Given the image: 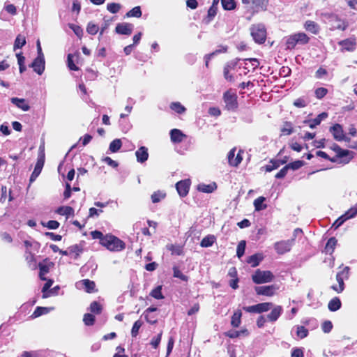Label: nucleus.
Instances as JSON below:
<instances>
[{"label": "nucleus", "instance_id": "nucleus-1", "mask_svg": "<svg viewBox=\"0 0 357 357\" xmlns=\"http://www.w3.org/2000/svg\"><path fill=\"white\" fill-rule=\"evenodd\" d=\"M93 239H98L100 244L112 252H120L125 249L126 243L118 237L107 234L104 235L101 231L95 230L91 232Z\"/></svg>", "mask_w": 357, "mask_h": 357}, {"label": "nucleus", "instance_id": "nucleus-2", "mask_svg": "<svg viewBox=\"0 0 357 357\" xmlns=\"http://www.w3.org/2000/svg\"><path fill=\"white\" fill-rule=\"evenodd\" d=\"M310 42V37L303 32L289 36L285 42L287 50H293L297 44L306 45Z\"/></svg>", "mask_w": 357, "mask_h": 357}, {"label": "nucleus", "instance_id": "nucleus-3", "mask_svg": "<svg viewBox=\"0 0 357 357\" xmlns=\"http://www.w3.org/2000/svg\"><path fill=\"white\" fill-rule=\"evenodd\" d=\"M350 268L349 266L344 267L336 274V280L338 284H333L331 289L337 294L342 292L344 289V280H347L349 277Z\"/></svg>", "mask_w": 357, "mask_h": 357}, {"label": "nucleus", "instance_id": "nucleus-4", "mask_svg": "<svg viewBox=\"0 0 357 357\" xmlns=\"http://www.w3.org/2000/svg\"><path fill=\"white\" fill-rule=\"evenodd\" d=\"M274 279V275L270 271H261L257 269L252 275V280L257 284L267 283Z\"/></svg>", "mask_w": 357, "mask_h": 357}, {"label": "nucleus", "instance_id": "nucleus-5", "mask_svg": "<svg viewBox=\"0 0 357 357\" xmlns=\"http://www.w3.org/2000/svg\"><path fill=\"white\" fill-rule=\"evenodd\" d=\"M223 100L225 103V109L228 111H236L238 108V96L231 89L227 90L223 94Z\"/></svg>", "mask_w": 357, "mask_h": 357}, {"label": "nucleus", "instance_id": "nucleus-6", "mask_svg": "<svg viewBox=\"0 0 357 357\" xmlns=\"http://www.w3.org/2000/svg\"><path fill=\"white\" fill-rule=\"evenodd\" d=\"M250 33L254 40L259 44H263L266 39V30L262 24H255L250 28Z\"/></svg>", "mask_w": 357, "mask_h": 357}, {"label": "nucleus", "instance_id": "nucleus-7", "mask_svg": "<svg viewBox=\"0 0 357 357\" xmlns=\"http://www.w3.org/2000/svg\"><path fill=\"white\" fill-rule=\"evenodd\" d=\"M245 8L248 10H253L255 9H261L266 10L268 5V0H241Z\"/></svg>", "mask_w": 357, "mask_h": 357}, {"label": "nucleus", "instance_id": "nucleus-8", "mask_svg": "<svg viewBox=\"0 0 357 357\" xmlns=\"http://www.w3.org/2000/svg\"><path fill=\"white\" fill-rule=\"evenodd\" d=\"M273 306V303L271 302H265L258 303L254 305L245 306L243 307V310L249 313H258L261 314L263 312H268Z\"/></svg>", "mask_w": 357, "mask_h": 357}, {"label": "nucleus", "instance_id": "nucleus-9", "mask_svg": "<svg viewBox=\"0 0 357 357\" xmlns=\"http://www.w3.org/2000/svg\"><path fill=\"white\" fill-rule=\"evenodd\" d=\"M295 238L286 241H280L274 243V249L278 255H284L289 252L294 245Z\"/></svg>", "mask_w": 357, "mask_h": 357}, {"label": "nucleus", "instance_id": "nucleus-10", "mask_svg": "<svg viewBox=\"0 0 357 357\" xmlns=\"http://www.w3.org/2000/svg\"><path fill=\"white\" fill-rule=\"evenodd\" d=\"M278 289L279 287L275 284L257 286L255 287V291L257 295L265 296L268 297L274 296Z\"/></svg>", "mask_w": 357, "mask_h": 357}, {"label": "nucleus", "instance_id": "nucleus-11", "mask_svg": "<svg viewBox=\"0 0 357 357\" xmlns=\"http://www.w3.org/2000/svg\"><path fill=\"white\" fill-rule=\"evenodd\" d=\"M330 132L333 135V138L338 141L349 142L350 139L345 137L342 126L339 123H335L330 128Z\"/></svg>", "mask_w": 357, "mask_h": 357}, {"label": "nucleus", "instance_id": "nucleus-12", "mask_svg": "<svg viewBox=\"0 0 357 357\" xmlns=\"http://www.w3.org/2000/svg\"><path fill=\"white\" fill-rule=\"evenodd\" d=\"M44 163H45V153H43V151H42L38 157L37 162L35 165L34 169H33L32 174H31V176L29 178L30 182L34 181L36 179V178L40 175V174L42 171V169L44 166Z\"/></svg>", "mask_w": 357, "mask_h": 357}, {"label": "nucleus", "instance_id": "nucleus-13", "mask_svg": "<svg viewBox=\"0 0 357 357\" xmlns=\"http://www.w3.org/2000/svg\"><path fill=\"white\" fill-rule=\"evenodd\" d=\"M191 185V181L189 178L179 181L176 183V189L181 197H185L188 195Z\"/></svg>", "mask_w": 357, "mask_h": 357}, {"label": "nucleus", "instance_id": "nucleus-14", "mask_svg": "<svg viewBox=\"0 0 357 357\" xmlns=\"http://www.w3.org/2000/svg\"><path fill=\"white\" fill-rule=\"evenodd\" d=\"M54 264L50 261L47 258L45 259L43 262L38 264L39 273L38 277L41 280H47L45 275L50 272L51 267H53Z\"/></svg>", "mask_w": 357, "mask_h": 357}, {"label": "nucleus", "instance_id": "nucleus-15", "mask_svg": "<svg viewBox=\"0 0 357 357\" xmlns=\"http://www.w3.org/2000/svg\"><path fill=\"white\" fill-rule=\"evenodd\" d=\"M235 152L236 148H233L229 151L227 155L229 165L232 167H238L243 160V151L239 150L235 159H233V157L235 156Z\"/></svg>", "mask_w": 357, "mask_h": 357}, {"label": "nucleus", "instance_id": "nucleus-16", "mask_svg": "<svg viewBox=\"0 0 357 357\" xmlns=\"http://www.w3.org/2000/svg\"><path fill=\"white\" fill-rule=\"evenodd\" d=\"M45 64L44 56H40L34 59L30 66L33 68L34 72L40 75L45 70Z\"/></svg>", "mask_w": 357, "mask_h": 357}, {"label": "nucleus", "instance_id": "nucleus-17", "mask_svg": "<svg viewBox=\"0 0 357 357\" xmlns=\"http://www.w3.org/2000/svg\"><path fill=\"white\" fill-rule=\"evenodd\" d=\"M133 25L130 23H119L116 26L115 31L120 35L130 36L132 33Z\"/></svg>", "mask_w": 357, "mask_h": 357}, {"label": "nucleus", "instance_id": "nucleus-18", "mask_svg": "<svg viewBox=\"0 0 357 357\" xmlns=\"http://www.w3.org/2000/svg\"><path fill=\"white\" fill-rule=\"evenodd\" d=\"M237 63L235 61L227 62L223 69L224 77L226 80L234 82L235 81L234 76L230 73L236 67Z\"/></svg>", "mask_w": 357, "mask_h": 357}, {"label": "nucleus", "instance_id": "nucleus-19", "mask_svg": "<svg viewBox=\"0 0 357 357\" xmlns=\"http://www.w3.org/2000/svg\"><path fill=\"white\" fill-rule=\"evenodd\" d=\"M271 311L266 315V319L271 323L275 322L283 312L282 307L281 305L273 306L271 309Z\"/></svg>", "mask_w": 357, "mask_h": 357}, {"label": "nucleus", "instance_id": "nucleus-20", "mask_svg": "<svg viewBox=\"0 0 357 357\" xmlns=\"http://www.w3.org/2000/svg\"><path fill=\"white\" fill-rule=\"evenodd\" d=\"M338 45L342 47L343 50L353 52L356 46V38L354 37L342 40L338 42Z\"/></svg>", "mask_w": 357, "mask_h": 357}, {"label": "nucleus", "instance_id": "nucleus-21", "mask_svg": "<svg viewBox=\"0 0 357 357\" xmlns=\"http://www.w3.org/2000/svg\"><path fill=\"white\" fill-rule=\"evenodd\" d=\"M169 135L171 141L174 144L181 143L187 137L181 130L177 128L172 129Z\"/></svg>", "mask_w": 357, "mask_h": 357}, {"label": "nucleus", "instance_id": "nucleus-22", "mask_svg": "<svg viewBox=\"0 0 357 357\" xmlns=\"http://www.w3.org/2000/svg\"><path fill=\"white\" fill-rule=\"evenodd\" d=\"M328 116L326 112L319 114L316 118L313 119H307L303 121V123L307 124L310 128H314L317 126L319 125L321 121Z\"/></svg>", "mask_w": 357, "mask_h": 357}, {"label": "nucleus", "instance_id": "nucleus-23", "mask_svg": "<svg viewBox=\"0 0 357 357\" xmlns=\"http://www.w3.org/2000/svg\"><path fill=\"white\" fill-rule=\"evenodd\" d=\"M331 21L335 24L334 28L336 29L344 31L348 26V24L346 21L341 20L338 15L333 14L330 16Z\"/></svg>", "mask_w": 357, "mask_h": 357}, {"label": "nucleus", "instance_id": "nucleus-24", "mask_svg": "<svg viewBox=\"0 0 357 357\" xmlns=\"http://www.w3.org/2000/svg\"><path fill=\"white\" fill-rule=\"evenodd\" d=\"M10 100L13 104L24 112L29 111L30 109V106L28 102L24 98L15 97L12 98Z\"/></svg>", "mask_w": 357, "mask_h": 357}, {"label": "nucleus", "instance_id": "nucleus-25", "mask_svg": "<svg viewBox=\"0 0 357 357\" xmlns=\"http://www.w3.org/2000/svg\"><path fill=\"white\" fill-rule=\"evenodd\" d=\"M137 160L139 162L143 163L148 160L149 153L148 149L145 146L139 147L135 152Z\"/></svg>", "mask_w": 357, "mask_h": 357}, {"label": "nucleus", "instance_id": "nucleus-26", "mask_svg": "<svg viewBox=\"0 0 357 357\" xmlns=\"http://www.w3.org/2000/svg\"><path fill=\"white\" fill-rule=\"evenodd\" d=\"M304 28L306 31L313 33V34H317L319 33L320 31V27L319 24L312 20H307L304 24Z\"/></svg>", "mask_w": 357, "mask_h": 357}, {"label": "nucleus", "instance_id": "nucleus-27", "mask_svg": "<svg viewBox=\"0 0 357 357\" xmlns=\"http://www.w3.org/2000/svg\"><path fill=\"white\" fill-rule=\"evenodd\" d=\"M287 162V160H280L271 159L269 162V165H266L263 168L267 172H271L274 169H278L281 165H284Z\"/></svg>", "mask_w": 357, "mask_h": 357}, {"label": "nucleus", "instance_id": "nucleus-28", "mask_svg": "<svg viewBox=\"0 0 357 357\" xmlns=\"http://www.w3.org/2000/svg\"><path fill=\"white\" fill-rule=\"evenodd\" d=\"M227 49H228V47L227 45H225V46L224 45H221V46H220L219 49L215 50L214 52H211L210 54H208L205 55L204 59H205L206 67L208 68L209 61L211 59V58L214 55H216V54H220V53H225V52H227Z\"/></svg>", "mask_w": 357, "mask_h": 357}, {"label": "nucleus", "instance_id": "nucleus-29", "mask_svg": "<svg viewBox=\"0 0 357 357\" xmlns=\"http://www.w3.org/2000/svg\"><path fill=\"white\" fill-rule=\"evenodd\" d=\"M70 255H73L75 259H77L83 252L84 248L81 244H75L68 248Z\"/></svg>", "mask_w": 357, "mask_h": 357}, {"label": "nucleus", "instance_id": "nucleus-30", "mask_svg": "<svg viewBox=\"0 0 357 357\" xmlns=\"http://www.w3.org/2000/svg\"><path fill=\"white\" fill-rule=\"evenodd\" d=\"M331 149L336 153V158H344L351 153V151L347 149H342L338 144H333Z\"/></svg>", "mask_w": 357, "mask_h": 357}, {"label": "nucleus", "instance_id": "nucleus-31", "mask_svg": "<svg viewBox=\"0 0 357 357\" xmlns=\"http://www.w3.org/2000/svg\"><path fill=\"white\" fill-rule=\"evenodd\" d=\"M197 190L204 193H211L217 188V185L215 183H212L210 184L205 183H199L197 185Z\"/></svg>", "mask_w": 357, "mask_h": 357}, {"label": "nucleus", "instance_id": "nucleus-32", "mask_svg": "<svg viewBox=\"0 0 357 357\" xmlns=\"http://www.w3.org/2000/svg\"><path fill=\"white\" fill-rule=\"evenodd\" d=\"M242 312L240 309L236 310L231 318V325L234 328H237L241 323Z\"/></svg>", "mask_w": 357, "mask_h": 357}, {"label": "nucleus", "instance_id": "nucleus-33", "mask_svg": "<svg viewBox=\"0 0 357 357\" xmlns=\"http://www.w3.org/2000/svg\"><path fill=\"white\" fill-rule=\"evenodd\" d=\"M56 212L61 215L73 216L75 214V211L73 207L69 206H64L59 207Z\"/></svg>", "mask_w": 357, "mask_h": 357}, {"label": "nucleus", "instance_id": "nucleus-34", "mask_svg": "<svg viewBox=\"0 0 357 357\" xmlns=\"http://www.w3.org/2000/svg\"><path fill=\"white\" fill-rule=\"evenodd\" d=\"M342 306V303L338 297L333 298L328 304V308L331 312L338 310Z\"/></svg>", "mask_w": 357, "mask_h": 357}, {"label": "nucleus", "instance_id": "nucleus-35", "mask_svg": "<svg viewBox=\"0 0 357 357\" xmlns=\"http://www.w3.org/2000/svg\"><path fill=\"white\" fill-rule=\"evenodd\" d=\"M216 238L214 235L208 234L204 237L200 243V246L202 248L211 247L215 242Z\"/></svg>", "mask_w": 357, "mask_h": 357}, {"label": "nucleus", "instance_id": "nucleus-36", "mask_svg": "<svg viewBox=\"0 0 357 357\" xmlns=\"http://www.w3.org/2000/svg\"><path fill=\"white\" fill-rule=\"evenodd\" d=\"M263 259V257L260 254H255L250 256L247 262L251 265L252 267L257 266L260 261Z\"/></svg>", "mask_w": 357, "mask_h": 357}, {"label": "nucleus", "instance_id": "nucleus-37", "mask_svg": "<svg viewBox=\"0 0 357 357\" xmlns=\"http://www.w3.org/2000/svg\"><path fill=\"white\" fill-rule=\"evenodd\" d=\"M82 283L84 286V290L87 293H92L95 291L96 284L93 281L89 279L82 280Z\"/></svg>", "mask_w": 357, "mask_h": 357}, {"label": "nucleus", "instance_id": "nucleus-38", "mask_svg": "<svg viewBox=\"0 0 357 357\" xmlns=\"http://www.w3.org/2000/svg\"><path fill=\"white\" fill-rule=\"evenodd\" d=\"M266 200L264 197H259L254 201V206L255 209L257 211H259L267 208V205L264 204V202Z\"/></svg>", "mask_w": 357, "mask_h": 357}, {"label": "nucleus", "instance_id": "nucleus-39", "mask_svg": "<svg viewBox=\"0 0 357 357\" xmlns=\"http://www.w3.org/2000/svg\"><path fill=\"white\" fill-rule=\"evenodd\" d=\"M169 107L172 110L179 114H183L186 111V108L180 102H172Z\"/></svg>", "mask_w": 357, "mask_h": 357}, {"label": "nucleus", "instance_id": "nucleus-40", "mask_svg": "<svg viewBox=\"0 0 357 357\" xmlns=\"http://www.w3.org/2000/svg\"><path fill=\"white\" fill-rule=\"evenodd\" d=\"M280 130L282 135H290L294 132L292 123L290 121H284Z\"/></svg>", "mask_w": 357, "mask_h": 357}, {"label": "nucleus", "instance_id": "nucleus-41", "mask_svg": "<svg viewBox=\"0 0 357 357\" xmlns=\"http://www.w3.org/2000/svg\"><path fill=\"white\" fill-rule=\"evenodd\" d=\"M26 44V38L24 36L19 34L17 36L15 42L13 49L15 50L16 49L22 48Z\"/></svg>", "mask_w": 357, "mask_h": 357}, {"label": "nucleus", "instance_id": "nucleus-42", "mask_svg": "<svg viewBox=\"0 0 357 357\" xmlns=\"http://www.w3.org/2000/svg\"><path fill=\"white\" fill-rule=\"evenodd\" d=\"M221 4L225 10H232L236 7L235 0H221Z\"/></svg>", "mask_w": 357, "mask_h": 357}, {"label": "nucleus", "instance_id": "nucleus-43", "mask_svg": "<svg viewBox=\"0 0 357 357\" xmlns=\"http://www.w3.org/2000/svg\"><path fill=\"white\" fill-rule=\"evenodd\" d=\"M121 146V140L120 139H115L109 144V149L111 152L116 153L120 150Z\"/></svg>", "mask_w": 357, "mask_h": 357}, {"label": "nucleus", "instance_id": "nucleus-44", "mask_svg": "<svg viewBox=\"0 0 357 357\" xmlns=\"http://www.w3.org/2000/svg\"><path fill=\"white\" fill-rule=\"evenodd\" d=\"M142 16V10L140 6H135L129 10L126 14V17H140Z\"/></svg>", "mask_w": 357, "mask_h": 357}, {"label": "nucleus", "instance_id": "nucleus-45", "mask_svg": "<svg viewBox=\"0 0 357 357\" xmlns=\"http://www.w3.org/2000/svg\"><path fill=\"white\" fill-rule=\"evenodd\" d=\"M16 57L17 59L20 73H22L26 70V66L24 65L25 57L23 56L22 52L17 53L16 54Z\"/></svg>", "mask_w": 357, "mask_h": 357}, {"label": "nucleus", "instance_id": "nucleus-46", "mask_svg": "<svg viewBox=\"0 0 357 357\" xmlns=\"http://www.w3.org/2000/svg\"><path fill=\"white\" fill-rule=\"evenodd\" d=\"M217 12L218 7L211 6L209 9L208 10L207 16L206 17L205 19L206 22L209 23L210 22H211L215 17V16L217 15Z\"/></svg>", "mask_w": 357, "mask_h": 357}, {"label": "nucleus", "instance_id": "nucleus-47", "mask_svg": "<svg viewBox=\"0 0 357 357\" xmlns=\"http://www.w3.org/2000/svg\"><path fill=\"white\" fill-rule=\"evenodd\" d=\"M89 309L92 313H94L96 314H101V312L102 311V305H100V303H98L97 301H93L92 303H91Z\"/></svg>", "mask_w": 357, "mask_h": 357}, {"label": "nucleus", "instance_id": "nucleus-48", "mask_svg": "<svg viewBox=\"0 0 357 357\" xmlns=\"http://www.w3.org/2000/svg\"><path fill=\"white\" fill-rule=\"evenodd\" d=\"M337 242V239L335 237L330 238L325 247L326 252L332 253L335 249Z\"/></svg>", "mask_w": 357, "mask_h": 357}, {"label": "nucleus", "instance_id": "nucleus-49", "mask_svg": "<svg viewBox=\"0 0 357 357\" xmlns=\"http://www.w3.org/2000/svg\"><path fill=\"white\" fill-rule=\"evenodd\" d=\"M150 296L155 299H163L164 296L162 294V286L159 285L154 288L150 293Z\"/></svg>", "mask_w": 357, "mask_h": 357}, {"label": "nucleus", "instance_id": "nucleus-50", "mask_svg": "<svg viewBox=\"0 0 357 357\" xmlns=\"http://www.w3.org/2000/svg\"><path fill=\"white\" fill-rule=\"evenodd\" d=\"M173 276L174 278H179L182 281L187 282L188 280V277L184 275L178 268V267L174 266L173 267Z\"/></svg>", "mask_w": 357, "mask_h": 357}, {"label": "nucleus", "instance_id": "nucleus-51", "mask_svg": "<svg viewBox=\"0 0 357 357\" xmlns=\"http://www.w3.org/2000/svg\"><path fill=\"white\" fill-rule=\"evenodd\" d=\"M166 197V194L162 191L158 190L154 192L151 195V201L153 203H158Z\"/></svg>", "mask_w": 357, "mask_h": 357}, {"label": "nucleus", "instance_id": "nucleus-52", "mask_svg": "<svg viewBox=\"0 0 357 357\" xmlns=\"http://www.w3.org/2000/svg\"><path fill=\"white\" fill-rule=\"evenodd\" d=\"M83 321L86 326H93L96 321L95 316L91 313H86L84 315Z\"/></svg>", "mask_w": 357, "mask_h": 357}, {"label": "nucleus", "instance_id": "nucleus-53", "mask_svg": "<svg viewBox=\"0 0 357 357\" xmlns=\"http://www.w3.org/2000/svg\"><path fill=\"white\" fill-rule=\"evenodd\" d=\"M121 8V5L119 3H109L107 5V10L112 13L116 14L119 12V10Z\"/></svg>", "mask_w": 357, "mask_h": 357}, {"label": "nucleus", "instance_id": "nucleus-54", "mask_svg": "<svg viewBox=\"0 0 357 357\" xmlns=\"http://www.w3.org/2000/svg\"><path fill=\"white\" fill-rule=\"evenodd\" d=\"M309 334L308 330L303 326H297L296 327V335L300 339L306 337Z\"/></svg>", "mask_w": 357, "mask_h": 357}, {"label": "nucleus", "instance_id": "nucleus-55", "mask_svg": "<svg viewBox=\"0 0 357 357\" xmlns=\"http://www.w3.org/2000/svg\"><path fill=\"white\" fill-rule=\"evenodd\" d=\"M99 31V26L92 22H89L86 26V32L90 35H96Z\"/></svg>", "mask_w": 357, "mask_h": 357}, {"label": "nucleus", "instance_id": "nucleus-56", "mask_svg": "<svg viewBox=\"0 0 357 357\" xmlns=\"http://www.w3.org/2000/svg\"><path fill=\"white\" fill-rule=\"evenodd\" d=\"M50 312L49 309L46 307H37L33 313L32 314V317L34 318L38 317L43 314H47Z\"/></svg>", "mask_w": 357, "mask_h": 357}, {"label": "nucleus", "instance_id": "nucleus-57", "mask_svg": "<svg viewBox=\"0 0 357 357\" xmlns=\"http://www.w3.org/2000/svg\"><path fill=\"white\" fill-rule=\"evenodd\" d=\"M245 245L246 242L244 240H242L238 243L236 248V255L238 258H241L242 256H243L245 253Z\"/></svg>", "mask_w": 357, "mask_h": 357}, {"label": "nucleus", "instance_id": "nucleus-58", "mask_svg": "<svg viewBox=\"0 0 357 357\" xmlns=\"http://www.w3.org/2000/svg\"><path fill=\"white\" fill-rule=\"evenodd\" d=\"M143 323L140 320L136 321L131 329L132 337H135L139 334V328L142 327Z\"/></svg>", "mask_w": 357, "mask_h": 357}, {"label": "nucleus", "instance_id": "nucleus-59", "mask_svg": "<svg viewBox=\"0 0 357 357\" xmlns=\"http://www.w3.org/2000/svg\"><path fill=\"white\" fill-rule=\"evenodd\" d=\"M45 281H46V282L45 283V284L43 285V289H42V292L43 294V298H45L49 296V295L47 294V292L54 283V280L52 279L47 278V280H45Z\"/></svg>", "mask_w": 357, "mask_h": 357}, {"label": "nucleus", "instance_id": "nucleus-60", "mask_svg": "<svg viewBox=\"0 0 357 357\" xmlns=\"http://www.w3.org/2000/svg\"><path fill=\"white\" fill-rule=\"evenodd\" d=\"M67 65L68 68L70 70L77 71L79 70V68L75 64L73 61V55L72 54H68L67 56Z\"/></svg>", "mask_w": 357, "mask_h": 357}, {"label": "nucleus", "instance_id": "nucleus-61", "mask_svg": "<svg viewBox=\"0 0 357 357\" xmlns=\"http://www.w3.org/2000/svg\"><path fill=\"white\" fill-rule=\"evenodd\" d=\"M305 162L303 160H296L292 162H290L286 165L288 169H291L293 170H297L302 167L304 165Z\"/></svg>", "mask_w": 357, "mask_h": 357}, {"label": "nucleus", "instance_id": "nucleus-62", "mask_svg": "<svg viewBox=\"0 0 357 357\" xmlns=\"http://www.w3.org/2000/svg\"><path fill=\"white\" fill-rule=\"evenodd\" d=\"M328 93V89L324 87H319L315 89L314 94L317 99H321Z\"/></svg>", "mask_w": 357, "mask_h": 357}, {"label": "nucleus", "instance_id": "nucleus-63", "mask_svg": "<svg viewBox=\"0 0 357 357\" xmlns=\"http://www.w3.org/2000/svg\"><path fill=\"white\" fill-rule=\"evenodd\" d=\"M69 27L73 31L75 34L79 38H81L83 36V29L81 26L74 24H69Z\"/></svg>", "mask_w": 357, "mask_h": 357}, {"label": "nucleus", "instance_id": "nucleus-64", "mask_svg": "<svg viewBox=\"0 0 357 357\" xmlns=\"http://www.w3.org/2000/svg\"><path fill=\"white\" fill-rule=\"evenodd\" d=\"M357 215V203L351 208H350L348 211H347L344 213V216H346L348 219L352 218Z\"/></svg>", "mask_w": 357, "mask_h": 357}]
</instances>
